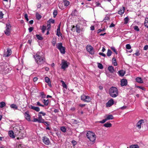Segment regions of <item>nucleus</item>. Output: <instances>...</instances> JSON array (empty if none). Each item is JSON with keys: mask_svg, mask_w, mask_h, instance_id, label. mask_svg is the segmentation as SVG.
Returning <instances> with one entry per match:
<instances>
[{"mask_svg": "<svg viewBox=\"0 0 148 148\" xmlns=\"http://www.w3.org/2000/svg\"><path fill=\"white\" fill-rule=\"evenodd\" d=\"M46 29V27L45 26L43 25L42 26V32L43 33H44Z\"/></svg>", "mask_w": 148, "mask_h": 148, "instance_id": "obj_43", "label": "nucleus"}, {"mask_svg": "<svg viewBox=\"0 0 148 148\" xmlns=\"http://www.w3.org/2000/svg\"><path fill=\"white\" fill-rule=\"evenodd\" d=\"M76 27L77 32L78 33H80V29L79 27H78L77 25L76 26Z\"/></svg>", "mask_w": 148, "mask_h": 148, "instance_id": "obj_48", "label": "nucleus"}, {"mask_svg": "<svg viewBox=\"0 0 148 148\" xmlns=\"http://www.w3.org/2000/svg\"><path fill=\"white\" fill-rule=\"evenodd\" d=\"M129 19L127 17H125L124 19V24H127L128 23V22L129 21Z\"/></svg>", "mask_w": 148, "mask_h": 148, "instance_id": "obj_38", "label": "nucleus"}, {"mask_svg": "<svg viewBox=\"0 0 148 148\" xmlns=\"http://www.w3.org/2000/svg\"><path fill=\"white\" fill-rule=\"evenodd\" d=\"M40 96L42 98H44L45 97L46 95L43 92L40 93Z\"/></svg>", "mask_w": 148, "mask_h": 148, "instance_id": "obj_44", "label": "nucleus"}, {"mask_svg": "<svg viewBox=\"0 0 148 148\" xmlns=\"http://www.w3.org/2000/svg\"><path fill=\"white\" fill-rule=\"evenodd\" d=\"M3 14L2 12L0 11V18H3Z\"/></svg>", "mask_w": 148, "mask_h": 148, "instance_id": "obj_60", "label": "nucleus"}, {"mask_svg": "<svg viewBox=\"0 0 148 148\" xmlns=\"http://www.w3.org/2000/svg\"><path fill=\"white\" fill-rule=\"evenodd\" d=\"M144 25L147 28H148V18H145V21L144 22Z\"/></svg>", "mask_w": 148, "mask_h": 148, "instance_id": "obj_24", "label": "nucleus"}, {"mask_svg": "<svg viewBox=\"0 0 148 148\" xmlns=\"http://www.w3.org/2000/svg\"><path fill=\"white\" fill-rule=\"evenodd\" d=\"M58 6L59 8L62 10H63L64 9V8L62 6V4L61 3H59Z\"/></svg>", "mask_w": 148, "mask_h": 148, "instance_id": "obj_41", "label": "nucleus"}, {"mask_svg": "<svg viewBox=\"0 0 148 148\" xmlns=\"http://www.w3.org/2000/svg\"><path fill=\"white\" fill-rule=\"evenodd\" d=\"M110 19V18L108 16H106L103 19V21L104 22H106V20H108Z\"/></svg>", "mask_w": 148, "mask_h": 148, "instance_id": "obj_58", "label": "nucleus"}, {"mask_svg": "<svg viewBox=\"0 0 148 148\" xmlns=\"http://www.w3.org/2000/svg\"><path fill=\"white\" fill-rule=\"evenodd\" d=\"M104 126L106 127H108L112 126V124L108 123H106L104 124Z\"/></svg>", "mask_w": 148, "mask_h": 148, "instance_id": "obj_28", "label": "nucleus"}, {"mask_svg": "<svg viewBox=\"0 0 148 148\" xmlns=\"http://www.w3.org/2000/svg\"><path fill=\"white\" fill-rule=\"evenodd\" d=\"M144 120L143 119H141L139 120L136 124V127H138L139 129H140L141 127V125L142 123L144 122Z\"/></svg>", "mask_w": 148, "mask_h": 148, "instance_id": "obj_13", "label": "nucleus"}, {"mask_svg": "<svg viewBox=\"0 0 148 148\" xmlns=\"http://www.w3.org/2000/svg\"><path fill=\"white\" fill-rule=\"evenodd\" d=\"M25 18L26 19L27 21H29V19L28 18V16L27 14H25Z\"/></svg>", "mask_w": 148, "mask_h": 148, "instance_id": "obj_59", "label": "nucleus"}, {"mask_svg": "<svg viewBox=\"0 0 148 148\" xmlns=\"http://www.w3.org/2000/svg\"><path fill=\"white\" fill-rule=\"evenodd\" d=\"M43 143L46 145H49L50 143L49 139L46 136L43 137L42 138Z\"/></svg>", "mask_w": 148, "mask_h": 148, "instance_id": "obj_9", "label": "nucleus"}, {"mask_svg": "<svg viewBox=\"0 0 148 148\" xmlns=\"http://www.w3.org/2000/svg\"><path fill=\"white\" fill-rule=\"evenodd\" d=\"M87 51L91 54H94V51L92 47L90 45H88L86 47Z\"/></svg>", "mask_w": 148, "mask_h": 148, "instance_id": "obj_8", "label": "nucleus"}, {"mask_svg": "<svg viewBox=\"0 0 148 148\" xmlns=\"http://www.w3.org/2000/svg\"><path fill=\"white\" fill-rule=\"evenodd\" d=\"M36 18L38 20H39L41 18V16L38 13H36Z\"/></svg>", "mask_w": 148, "mask_h": 148, "instance_id": "obj_32", "label": "nucleus"}, {"mask_svg": "<svg viewBox=\"0 0 148 148\" xmlns=\"http://www.w3.org/2000/svg\"><path fill=\"white\" fill-rule=\"evenodd\" d=\"M52 43L53 46H55L56 43V39H53L52 41Z\"/></svg>", "mask_w": 148, "mask_h": 148, "instance_id": "obj_42", "label": "nucleus"}, {"mask_svg": "<svg viewBox=\"0 0 148 148\" xmlns=\"http://www.w3.org/2000/svg\"><path fill=\"white\" fill-rule=\"evenodd\" d=\"M61 82H62V86L64 88L67 89L66 85L64 82L63 81H61Z\"/></svg>", "mask_w": 148, "mask_h": 148, "instance_id": "obj_33", "label": "nucleus"}, {"mask_svg": "<svg viewBox=\"0 0 148 148\" xmlns=\"http://www.w3.org/2000/svg\"><path fill=\"white\" fill-rule=\"evenodd\" d=\"M64 5L66 6H68L69 4V2L66 0H64L63 1Z\"/></svg>", "mask_w": 148, "mask_h": 148, "instance_id": "obj_27", "label": "nucleus"}, {"mask_svg": "<svg viewBox=\"0 0 148 148\" xmlns=\"http://www.w3.org/2000/svg\"><path fill=\"white\" fill-rule=\"evenodd\" d=\"M125 10V8L124 7H123L122 8H121L119 11H118V13L120 15L123 14Z\"/></svg>", "mask_w": 148, "mask_h": 148, "instance_id": "obj_18", "label": "nucleus"}, {"mask_svg": "<svg viewBox=\"0 0 148 148\" xmlns=\"http://www.w3.org/2000/svg\"><path fill=\"white\" fill-rule=\"evenodd\" d=\"M57 11L56 10H54L53 12V17H55L57 14Z\"/></svg>", "mask_w": 148, "mask_h": 148, "instance_id": "obj_40", "label": "nucleus"}, {"mask_svg": "<svg viewBox=\"0 0 148 148\" xmlns=\"http://www.w3.org/2000/svg\"><path fill=\"white\" fill-rule=\"evenodd\" d=\"M6 66H5V63H1L0 64V71L5 70Z\"/></svg>", "mask_w": 148, "mask_h": 148, "instance_id": "obj_17", "label": "nucleus"}, {"mask_svg": "<svg viewBox=\"0 0 148 148\" xmlns=\"http://www.w3.org/2000/svg\"><path fill=\"white\" fill-rule=\"evenodd\" d=\"M38 119L39 123H42L43 122V121H44V120L42 118V116L41 115L38 114Z\"/></svg>", "mask_w": 148, "mask_h": 148, "instance_id": "obj_21", "label": "nucleus"}, {"mask_svg": "<svg viewBox=\"0 0 148 148\" xmlns=\"http://www.w3.org/2000/svg\"><path fill=\"white\" fill-rule=\"evenodd\" d=\"M111 49L116 54H117V51H116V50L114 47H111Z\"/></svg>", "mask_w": 148, "mask_h": 148, "instance_id": "obj_49", "label": "nucleus"}, {"mask_svg": "<svg viewBox=\"0 0 148 148\" xmlns=\"http://www.w3.org/2000/svg\"><path fill=\"white\" fill-rule=\"evenodd\" d=\"M112 62L114 66H116L117 65V63L116 62V59L115 58H112Z\"/></svg>", "mask_w": 148, "mask_h": 148, "instance_id": "obj_29", "label": "nucleus"}, {"mask_svg": "<svg viewBox=\"0 0 148 148\" xmlns=\"http://www.w3.org/2000/svg\"><path fill=\"white\" fill-rule=\"evenodd\" d=\"M121 86H126L127 84V81L126 79H122L121 81Z\"/></svg>", "mask_w": 148, "mask_h": 148, "instance_id": "obj_14", "label": "nucleus"}, {"mask_svg": "<svg viewBox=\"0 0 148 148\" xmlns=\"http://www.w3.org/2000/svg\"><path fill=\"white\" fill-rule=\"evenodd\" d=\"M23 145L22 144H19L16 147V148H23Z\"/></svg>", "mask_w": 148, "mask_h": 148, "instance_id": "obj_55", "label": "nucleus"}, {"mask_svg": "<svg viewBox=\"0 0 148 148\" xmlns=\"http://www.w3.org/2000/svg\"><path fill=\"white\" fill-rule=\"evenodd\" d=\"M114 118L113 116L111 114L107 116L106 118L107 120H112Z\"/></svg>", "mask_w": 148, "mask_h": 148, "instance_id": "obj_26", "label": "nucleus"}, {"mask_svg": "<svg viewBox=\"0 0 148 148\" xmlns=\"http://www.w3.org/2000/svg\"><path fill=\"white\" fill-rule=\"evenodd\" d=\"M98 67L100 69H102L103 68V66L102 64L100 63H98Z\"/></svg>", "mask_w": 148, "mask_h": 148, "instance_id": "obj_39", "label": "nucleus"}, {"mask_svg": "<svg viewBox=\"0 0 148 148\" xmlns=\"http://www.w3.org/2000/svg\"><path fill=\"white\" fill-rule=\"evenodd\" d=\"M126 47L127 49H131V47L129 44H127L126 45Z\"/></svg>", "mask_w": 148, "mask_h": 148, "instance_id": "obj_47", "label": "nucleus"}, {"mask_svg": "<svg viewBox=\"0 0 148 148\" xmlns=\"http://www.w3.org/2000/svg\"><path fill=\"white\" fill-rule=\"evenodd\" d=\"M29 32H31L33 29V28L32 27H30L29 29Z\"/></svg>", "mask_w": 148, "mask_h": 148, "instance_id": "obj_61", "label": "nucleus"}, {"mask_svg": "<svg viewBox=\"0 0 148 148\" xmlns=\"http://www.w3.org/2000/svg\"><path fill=\"white\" fill-rule=\"evenodd\" d=\"M29 108L35 110L36 112H38L40 110V108L36 106H34L32 105H29Z\"/></svg>", "mask_w": 148, "mask_h": 148, "instance_id": "obj_10", "label": "nucleus"}, {"mask_svg": "<svg viewBox=\"0 0 148 148\" xmlns=\"http://www.w3.org/2000/svg\"><path fill=\"white\" fill-rule=\"evenodd\" d=\"M71 143H72V144L73 146H74L77 144V142L75 140H72L71 142Z\"/></svg>", "mask_w": 148, "mask_h": 148, "instance_id": "obj_50", "label": "nucleus"}, {"mask_svg": "<svg viewBox=\"0 0 148 148\" xmlns=\"http://www.w3.org/2000/svg\"><path fill=\"white\" fill-rule=\"evenodd\" d=\"M37 104H36V105L37 106H42V107H44V105H42V104H41L40 102L39 101H38L36 103Z\"/></svg>", "mask_w": 148, "mask_h": 148, "instance_id": "obj_51", "label": "nucleus"}, {"mask_svg": "<svg viewBox=\"0 0 148 148\" xmlns=\"http://www.w3.org/2000/svg\"><path fill=\"white\" fill-rule=\"evenodd\" d=\"M56 35L58 36H60L62 35V34L61 33L60 31H57Z\"/></svg>", "mask_w": 148, "mask_h": 148, "instance_id": "obj_57", "label": "nucleus"}, {"mask_svg": "<svg viewBox=\"0 0 148 148\" xmlns=\"http://www.w3.org/2000/svg\"><path fill=\"white\" fill-rule=\"evenodd\" d=\"M130 148H139V147L137 145H130Z\"/></svg>", "mask_w": 148, "mask_h": 148, "instance_id": "obj_31", "label": "nucleus"}, {"mask_svg": "<svg viewBox=\"0 0 148 148\" xmlns=\"http://www.w3.org/2000/svg\"><path fill=\"white\" fill-rule=\"evenodd\" d=\"M55 22V21L54 20L52 19H50L48 21V22H49V23H53Z\"/></svg>", "mask_w": 148, "mask_h": 148, "instance_id": "obj_52", "label": "nucleus"}, {"mask_svg": "<svg viewBox=\"0 0 148 148\" xmlns=\"http://www.w3.org/2000/svg\"><path fill=\"white\" fill-rule=\"evenodd\" d=\"M45 82L47 83L48 85L50 87H51V83L50 80L49 78L48 77H45Z\"/></svg>", "mask_w": 148, "mask_h": 148, "instance_id": "obj_15", "label": "nucleus"}, {"mask_svg": "<svg viewBox=\"0 0 148 148\" xmlns=\"http://www.w3.org/2000/svg\"><path fill=\"white\" fill-rule=\"evenodd\" d=\"M114 103V100L113 99L110 100L106 104L107 107H109L112 106Z\"/></svg>", "mask_w": 148, "mask_h": 148, "instance_id": "obj_12", "label": "nucleus"}, {"mask_svg": "<svg viewBox=\"0 0 148 148\" xmlns=\"http://www.w3.org/2000/svg\"><path fill=\"white\" fill-rule=\"evenodd\" d=\"M34 57L35 59L36 62L38 65V66L39 65L43 64L45 62V58L38 54L34 55Z\"/></svg>", "mask_w": 148, "mask_h": 148, "instance_id": "obj_1", "label": "nucleus"}, {"mask_svg": "<svg viewBox=\"0 0 148 148\" xmlns=\"http://www.w3.org/2000/svg\"><path fill=\"white\" fill-rule=\"evenodd\" d=\"M86 136L90 141L92 142H94L96 138V136L95 133L90 131L87 132Z\"/></svg>", "mask_w": 148, "mask_h": 148, "instance_id": "obj_2", "label": "nucleus"}, {"mask_svg": "<svg viewBox=\"0 0 148 148\" xmlns=\"http://www.w3.org/2000/svg\"><path fill=\"white\" fill-rule=\"evenodd\" d=\"M8 134L10 137L13 138H15V136L14 135V133L12 131H10L9 132Z\"/></svg>", "mask_w": 148, "mask_h": 148, "instance_id": "obj_23", "label": "nucleus"}, {"mask_svg": "<svg viewBox=\"0 0 148 148\" xmlns=\"http://www.w3.org/2000/svg\"><path fill=\"white\" fill-rule=\"evenodd\" d=\"M109 93L112 97H115L118 95V90L115 87H112L110 89Z\"/></svg>", "mask_w": 148, "mask_h": 148, "instance_id": "obj_3", "label": "nucleus"}, {"mask_svg": "<svg viewBox=\"0 0 148 148\" xmlns=\"http://www.w3.org/2000/svg\"><path fill=\"white\" fill-rule=\"evenodd\" d=\"M38 79V78L37 77H35L33 78V81L34 82H36Z\"/></svg>", "mask_w": 148, "mask_h": 148, "instance_id": "obj_64", "label": "nucleus"}, {"mask_svg": "<svg viewBox=\"0 0 148 148\" xmlns=\"http://www.w3.org/2000/svg\"><path fill=\"white\" fill-rule=\"evenodd\" d=\"M109 71L111 73H113L114 71V67L112 66H109L108 68Z\"/></svg>", "mask_w": 148, "mask_h": 148, "instance_id": "obj_19", "label": "nucleus"}, {"mask_svg": "<svg viewBox=\"0 0 148 148\" xmlns=\"http://www.w3.org/2000/svg\"><path fill=\"white\" fill-rule=\"evenodd\" d=\"M71 30L73 32H75L76 29V26L75 27L74 25L71 26Z\"/></svg>", "mask_w": 148, "mask_h": 148, "instance_id": "obj_46", "label": "nucleus"}, {"mask_svg": "<svg viewBox=\"0 0 148 148\" xmlns=\"http://www.w3.org/2000/svg\"><path fill=\"white\" fill-rule=\"evenodd\" d=\"M33 122H38L39 123V120L38 119L36 118H34L32 121Z\"/></svg>", "mask_w": 148, "mask_h": 148, "instance_id": "obj_56", "label": "nucleus"}, {"mask_svg": "<svg viewBox=\"0 0 148 148\" xmlns=\"http://www.w3.org/2000/svg\"><path fill=\"white\" fill-rule=\"evenodd\" d=\"M118 73L120 76H123L125 73V71L123 70H121L119 71Z\"/></svg>", "mask_w": 148, "mask_h": 148, "instance_id": "obj_22", "label": "nucleus"}, {"mask_svg": "<svg viewBox=\"0 0 148 148\" xmlns=\"http://www.w3.org/2000/svg\"><path fill=\"white\" fill-rule=\"evenodd\" d=\"M5 105V103L4 102H2L0 103V108H3Z\"/></svg>", "mask_w": 148, "mask_h": 148, "instance_id": "obj_36", "label": "nucleus"}, {"mask_svg": "<svg viewBox=\"0 0 148 148\" xmlns=\"http://www.w3.org/2000/svg\"><path fill=\"white\" fill-rule=\"evenodd\" d=\"M69 63L66 61H65L64 60H62L61 68L62 69L65 70L69 66Z\"/></svg>", "mask_w": 148, "mask_h": 148, "instance_id": "obj_5", "label": "nucleus"}, {"mask_svg": "<svg viewBox=\"0 0 148 148\" xmlns=\"http://www.w3.org/2000/svg\"><path fill=\"white\" fill-rule=\"evenodd\" d=\"M19 129L18 128V127L17 126L15 127H14V130L16 131H19Z\"/></svg>", "mask_w": 148, "mask_h": 148, "instance_id": "obj_54", "label": "nucleus"}, {"mask_svg": "<svg viewBox=\"0 0 148 148\" xmlns=\"http://www.w3.org/2000/svg\"><path fill=\"white\" fill-rule=\"evenodd\" d=\"M60 130L63 132H66V128L64 126L61 127L60 128Z\"/></svg>", "mask_w": 148, "mask_h": 148, "instance_id": "obj_34", "label": "nucleus"}, {"mask_svg": "<svg viewBox=\"0 0 148 148\" xmlns=\"http://www.w3.org/2000/svg\"><path fill=\"white\" fill-rule=\"evenodd\" d=\"M136 81L138 83H143V82L141 77H138L136 79Z\"/></svg>", "mask_w": 148, "mask_h": 148, "instance_id": "obj_20", "label": "nucleus"}, {"mask_svg": "<svg viewBox=\"0 0 148 148\" xmlns=\"http://www.w3.org/2000/svg\"><path fill=\"white\" fill-rule=\"evenodd\" d=\"M36 37L39 40H41L43 39V38L40 35H36Z\"/></svg>", "mask_w": 148, "mask_h": 148, "instance_id": "obj_37", "label": "nucleus"}, {"mask_svg": "<svg viewBox=\"0 0 148 148\" xmlns=\"http://www.w3.org/2000/svg\"><path fill=\"white\" fill-rule=\"evenodd\" d=\"M134 29L135 31L137 32H138L140 30L138 27L137 26H135L134 27Z\"/></svg>", "mask_w": 148, "mask_h": 148, "instance_id": "obj_45", "label": "nucleus"}, {"mask_svg": "<svg viewBox=\"0 0 148 148\" xmlns=\"http://www.w3.org/2000/svg\"><path fill=\"white\" fill-rule=\"evenodd\" d=\"M25 116L26 119L28 121H30V116L27 112L25 113Z\"/></svg>", "mask_w": 148, "mask_h": 148, "instance_id": "obj_16", "label": "nucleus"}, {"mask_svg": "<svg viewBox=\"0 0 148 148\" xmlns=\"http://www.w3.org/2000/svg\"><path fill=\"white\" fill-rule=\"evenodd\" d=\"M112 54V52L109 49H108V50L107 52V56H111Z\"/></svg>", "mask_w": 148, "mask_h": 148, "instance_id": "obj_30", "label": "nucleus"}, {"mask_svg": "<svg viewBox=\"0 0 148 148\" xmlns=\"http://www.w3.org/2000/svg\"><path fill=\"white\" fill-rule=\"evenodd\" d=\"M10 107L11 108H14V109H17V108H18V107L17 106L15 105V104H12L11 106H10Z\"/></svg>", "mask_w": 148, "mask_h": 148, "instance_id": "obj_35", "label": "nucleus"}, {"mask_svg": "<svg viewBox=\"0 0 148 148\" xmlns=\"http://www.w3.org/2000/svg\"><path fill=\"white\" fill-rule=\"evenodd\" d=\"M42 102L44 103V106H47L49 103V100L48 99L46 100L43 99L42 100Z\"/></svg>", "mask_w": 148, "mask_h": 148, "instance_id": "obj_25", "label": "nucleus"}, {"mask_svg": "<svg viewBox=\"0 0 148 148\" xmlns=\"http://www.w3.org/2000/svg\"><path fill=\"white\" fill-rule=\"evenodd\" d=\"M148 49V45H146L144 47V50H146L147 49Z\"/></svg>", "mask_w": 148, "mask_h": 148, "instance_id": "obj_62", "label": "nucleus"}, {"mask_svg": "<svg viewBox=\"0 0 148 148\" xmlns=\"http://www.w3.org/2000/svg\"><path fill=\"white\" fill-rule=\"evenodd\" d=\"M107 121V120L106 119H103L101 121H99V122L101 123H105Z\"/></svg>", "mask_w": 148, "mask_h": 148, "instance_id": "obj_53", "label": "nucleus"}, {"mask_svg": "<svg viewBox=\"0 0 148 148\" xmlns=\"http://www.w3.org/2000/svg\"><path fill=\"white\" fill-rule=\"evenodd\" d=\"M12 53V51L10 49L8 48L7 49V52L5 53L4 54V56L5 57H8L11 55Z\"/></svg>", "mask_w": 148, "mask_h": 148, "instance_id": "obj_11", "label": "nucleus"}, {"mask_svg": "<svg viewBox=\"0 0 148 148\" xmlns=\"http://www.w3.org/2000/svg\"><path fill=\"white\" fill-rule=\"evenodd\" d=\"M57 48L59 50L61 53L64 54L65 53V47L62 46L61 42L57 43L56 45Z\"/></svg>", "mask_w": 148, "mask_h": 148, "instance_id": "obj_4", "label": "nucleus"}, {"mask_svg": "<svg viewBox=\"0 0 148 148\" xmlns=\"http://www.w3.org/2000/svg\"><path fill=\"white\" fill-rule=\"evenodd\" d=\"M5 28V30L4 31L6 35L9 36L10 34L11 30V26L10 24H7Z\"/></svg>", "mask_w": 148, "mask_h": 148, "instance_id": "obj_6", "label": "nucleus"}, {"mask_svg": "<svg viewBox=\"0 0 148 148\" xmlns=\"http://www.w3.org/2000/svg\"><path fill=\"white\" fill-rule=\"evenodd\" d=\"M81 99L84 102H89L91 100V99L90 97L83 95L81 96Z\"/></svg>", "mask_w": 148, "mask_h": 148, "instance_id": "obj_7", "label": "nucleus"}, {"mask_svg": "<svg viewBox=\"0 0 148 148\" xmlns=\"http://www.w3.org/2000/svg\"><path fill=\"white\" fill-rule=\"evenodd\" d=\"M99 54L104 57H105L106 56V55L105 54L101 52H99Z\"/></svg>", "mask_w": 148, "mask_h": 148, "instance_id": "obj_63", "label": "nucleus"}]
</instances>
